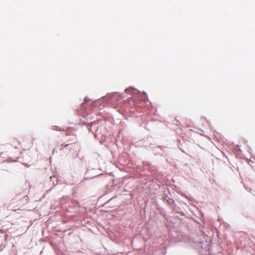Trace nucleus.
<instances>
[{"mask_svg":"<svg viewBox=\"0 0 255 255\" xmlns=\"http://www.w3.org/2000/svg\"><path fill=\"white\" fill-rule=\"evenodd\" d=\"M19 144L23 150L29 149L33 145L32 138L29 137H24L19 142Z\"/></svg>","mask_w":255,"mask_h":255,"instance_id":"nucleus-1","label":"nucleus"}]
</instances>
